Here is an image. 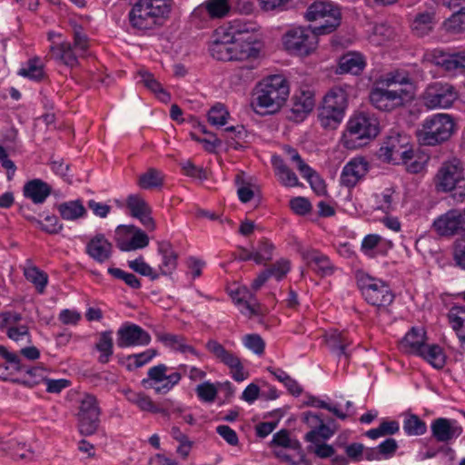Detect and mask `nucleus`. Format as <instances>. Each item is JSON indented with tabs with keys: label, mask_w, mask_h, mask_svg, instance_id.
<instances>
[{
	"label": "nucleus",
	"mask_w": 465,
	"mask_h": 465,
	"mask_svg": "<svg viewBox=\"0 0 465 465\" xmlns=\"http://www.w3.org/2000/svg\"><path fill=\"white\" fill-rule=\"evenodd\" d=\"M299 252L306 264L317 274L324 277L331 275L334 272L335 267L330 258L319 250L300 248Z\"/></svg>",
	"instance_id": "nucleus-19"
},
{
	"label": "nucleus",
	"mask_w": 465,
	"mask_h": 465,
	"mask_svg": "<svg viewBox=\"0 0 465 465\" xmlns=\"http://www.w3.org/2000/svg\"><path fill=\"white\" fill-rule=\"evenodd\" d=\"M0 354L10 364V367L16 371L25 372L29 375H35L38 371L37 369H32L25 366L20 356L15 353L9 352L4 346H0Z\"/></svg>",
	"instance_id": "nucleus-54"
},
{
	"label": "nucleus",
	"mask_w": 465,
	"mask_h": 465,
	"mask_svg": "<svg viewBox=\"0 0 465 465\" xmlns=\"http://www.w3.org/2000/svg\"><path fill=\"white\" fill-rule=\"evenodd\" d=\"M211 55L218 61H232V47L230 35L224 34L223 36L218 32L213 36L209 45Z\"/></svg>",
	"instance_id": "nucleus-30"
},
{
	"label": "nucleus",
	"mask_w": 465,
	"mask_h": 465,
	"mask_svg": "<svg viewBox=\"0 0 465 465\" xmlns=\"http://www.w3.org/2000/svg\"><path fill=\"white\" fill-rule=\"evenodd\" d=\"M422 104L429 110L447 109L459 98L455 87L448 83L430 84L421 94Z\"/></svg>",
	"instance_id": "nucleus-10"
},
{
	"label": "nucleus",
	"mask_w": 465,
	"mask_h": 465,
	"mask_svg": "<svg viewBox=\"0 0 465 465\" xmlns=\"http://www.w3.org/2000/svg\"><path fill=\"white\" fill-rule=\"evenodd\" d=\"M205 347L215 359L230 369L231 376L235 381L241 382L249 377V372L244 370L241 359L236 353L226 350L215 340H209Z\"/></svg>",
	"instance_id": "nucleus-13"
},
{
	"label": "nucleus",
	"mask_w": 465,
	"mask_h": 465,
	"mask_svg": "<svg viewBox=\"0 0 465 465\" xmlns=\"http://www.w3.org/2000/svg\"><path fill=\"white\" fill-rule=\"evenodd\" d=\"M172 4V0H137L129 11V24L139 32L153 30L168 17Z\"/></svg>",
	"instance_id": "nucleus-3"
},
{
	"label": "nucleus",
	"mask_w": 465,
	"mask_h": 465,
	"mask_svg": "<svg viewBox=\"0 0 465 465\" xmlns=\"http://www.w3.org/2000/svg\"><path fill=\"white\" fill-rule=\"evenodd\" d=\"M305 18L319 25L314 27L316 32L326 35L333 32L341 24V11L331 3L319 1L309 5Z\"/></svg>",
	"instance_id": "nucleus-9"
},
{
	"label": "nucleus",
	"mask_w": 465,
	"mask_h": 465,
	"mask_svg": "<svg viewBox=\"0 0 465 465\" xmlns=\"http://www.w3.org/2000/svg\"><path fill=\"white\" fill-rule=\"evenodd\" d=\"M28 220L35 223L42 231L50 234L58 233L63 228L55 215H47L45 218V222H42L35 217H28Z\"/></svg>",
	"instance_id": "nucleus-57"
},
{
	"label": "nucleus",
	"mask_w": 465,
	"mask_h": 465,
	"mask_svg": "<svg viewBox=\"0 0 465 465\" xmlns=\"http://www.w3.org/2000/svg\"><path fill=\"white\" fill-rule=\"evenodd\" d=\"M424 358L428 362H430L433 367L437 369H440L445 364V355L441 350V348L438 345H426L424 344L423 348L418 354Z\"/></svg>",
	"instance_id": "nucleus-41"
},
{
	"label": "nucleus",
	"mask_w": 465,
	"mask_h": 465,
	"mask_svg": "<svg viewBox=\"0 0 465 465\" xmlns=\"http://www.w3.org/2000/svg\"><path fill=\"white\" fill-rule=\"evenodd\" d=\"M381 84L372 88L370 101L381 111H391L404 104L409 91L401 86L411 84V81L408 74L396 71L387 74Z\"/></svg>",
	"instance_id": "nucleus-2"
},
{
	"label": "nucleus",
	"mask_w": 465,
	"mask_h": 465,
	"mask_svg": "<svg viewBox=\"0 0 465 465\" xmlns=\"http://www.w3.org/2000/svg\"><path fill=\"white\" fill-rule=\"evenodd\" d=\"M116 246L123 252H131L148 246L149 237L134 225H119L114 232Z\"/></svg>",
	"instance_id": "nucleus-15"
},
{
	"label": "nucleus",
	"mask_w": 465,
	"mask_h": 465,
	"mask_svg": "<svg viewBox=\"0 0 465 465\" xmlns=\"http://www.w3.org/2000/svg\"><path fill=\"white\" fill-rule=\"evenodd\" d=\"M435 25L434 13L424 11L414 15L411 28L414 35L422 37L429 35Z\"/></svg>",
	"instance_id": "nucleus-34"
},
{
	"label": "nucleus",
	"mask_w": 465,
	"mask_h": 465,
	"mask_svg": "<svg viewBox=\"0 0 465 465\" xmlns=\"http://www.w3.org/2000/svg\"><path fill=\"white\" fill-rule=\"evenodd\" d=\"M392 35V30L385 25H376L369 36V41L374 45H381Z\"/></svg>",
	"instance_id": "nucleus-62"
},
{
	"label": "nucleus",
	"mask_w": 465,
	"mask_h": 465,
	"mask_svg": "<svg viewBox=\"0 0 465 465\" xmlns=\"http://www.w3.org/2000/svg\"><path fill=\"white\" fill-rule=\"evenodd\" d=\"M403 430L409 436H420L427 431V425L419 416L408 414L403 420Z\"/></svg>",
	"instance_id": "nucleus-47"
},
{
	"label": "nucleus",
	"mask_w": 465,
	"mask_h": 465,
	"mask_svg": "<svg viewBox=\"0 0 465 465\" xmlns=\"http://www.w3.org/2000/svg\"><path fill=\"white\" fill-rule=\"evenodd\" d=\"M397 198L398 194L393 188H385L374 195L375 208L383 212L392 210Z\"/></svg>",
	"instance_id": "nucleus-51"
},
{
	"label": "nucleus",
	"mask_w": 465,
	"mask_h": 465,
	"mask_svg": "<svg viewBox=\"0 0 465 465\" xmlns=\"http://www.w3.org/2000/svg\"><path fill=\"white\" fill-rule=\"evenodd\" d=\"M116 343L120 348L146 346L151 342L150 334L141 326L125 322L116 332Z\"/></svg>",
	"instance_id": "nucleus-17"
},
{
	"label": "nucleus",
	"mask_w": 465,
	"mask_h": 465,
	"mask_svg": "<svg viewBox=\"0 0 465 465\" xmlns=\"http://www.w3.org/2000/svg\"><path fill=\"white\" fill-rule=\"evenodd\" d=\"M73 36V47L79 53V55L84 56L89 49V38L84 33L83 28L77 25L74 26Z\"/></svg>",
	"instance_id": "nucleus-63"
},
{
	"label": "nucleus",
	"mask_w": 465,
	"mask_h": 465,
	"mask_svg": "<svg viewBox=\"0 0 465 465\" xmlns=\"http://www.w3.org/2000/svg\"><path fill=\"white\" fill-rule=\"evenodd\" d=\"M163 176L161 172L151 168L144 173L141 174L138 179V185L142 189H153L162 186Z\"/></svg>",
	"instance_id": "nucleus-52"
},
{
	"label": "nucleus",
	"mask_w": 465,
	"mask_h": 465,
	"mask_svg": "<svg viewBox=\"0 0 465 465\" xmlns=\"http://www.w3.org/2000/svg\"><path fill=\"white\" fill-rule=\"evenodd\" d=\"M348 105V94L341 86L332 87L323 97L319 120L325 128H336L342 121Z\"/></svg>",
	"instance_id": "nucleus-7"
},
{
	"label": "nucleus",
	"mask_w": 465,
	"mask_h": 465,
	"mask_svg": "<svg viewBox=\"0 0 465 465\" xmlns=\"http://www.w3.org/2000/svg\"><path fill=\"white\" fill-rule=\"evenodd\" d=\"M431 436L438 442L448 443L457 439L462 433V428L457 420L446 418H438L431 422Z\"/></svg>",
	"instance_id": "nucleus-21"
},
{
	"label": "nucleus",
	"mask_w": 465,
	"mask_h": 465,
	"mask_svg": "<svg viewBox=\"0 0 465 465\" xmlns=\"http://www.w3.org/2000/svg\"><path fill=\"white\" fill-rule=\"evenodd\" d=\"M455 130V122L449 114H434L426 117L417 129L419 142L423 145L435 146L448 141Z\"/></svg>",
	"instance_id": "nucleus-5"
},
{
	"label": "nucleus",
	"mask_w": 465,
	"mask_h": 465,
	"mask_svg": "<svg viewBox=\"0 0 465 465\" xmlns=\"http://www.w3.org/2000/svg\"><path fill=\"white\" fill-rule=\"evenodd\" d=\"M237 305L241 313L249 318L262 313V306L252 291Z\"/></svg>",
	"instance_id": "nucleus-48"
},
{
	"label": "nucleus",
	"mask_w": 465,
	"mask_h": 465,
	"mask_svg": "<svg viewBox=\"0 0 465 465\" xmlns=\"http://www.w3.org/2000/svg\"><path fill=\"white\" fill-rule=\"evenodd\" d=\"M156 338L166 347L182 353H191L199 357V352L191 345L187 344L185 338L182 335H175L167 332H157Z\"/></svg>",
	"instance_id": "nucleus-32"
},
{
	"label": "nucleus",
	"mask_w": 465,
	"mask_h": 465,
	"mask_svg": "<svg viewBox=\"0 0 465 465\" xmlns=\"http://www.w3.org/2000/svg\"><path fill=\"white\" fill-rule=\"evenodd\" d=\"M99 416L94 412L92 415H77L78 428L81 434L92 435L95 433L100 422Z\"/></svg>",
	"instance_id": "nucleus-55"
},
{
	"label": "nucleus",
	"mask_w": 465,
	"mask_h": 465,
	"mask_svg": "<svg viewBox=\"0 0 465 465\" xmlns=\"http://www.w3.org/2000/svg\"><path fill=\"white\" fill-rule=\"evenodd\" d=\"M447 317L450 325L459 338L465 331V308L460 306L452 307L449 311Z\"/></svg>",
	"instance_id": "nucleus-50"
},
{
	"label": "nucleus",
	"mask_w": 465,
	"mask_h": 465,
	"mask_svg": "<svg viewBox=\"0 0 465 465\" xmlns=\"http://www.w3.org/2000/svg\"><path fill=\"white\" fill-rule=\"evenodd\" d=\"M379 134L378 120L365 113L354 114L348 121L342 136V143L347 149H355Z\"/></svg>",
	"instance_id": "nucleus-6"
},
{
	"label": "nucleus",
	"mask_w": 465,
	"mask_h": 465,
	"mask_svg": "<svg viewBox=\"0 0 465 465\" xmlns=\"http://www.w3.org/2000/svg\"><path fill=\"white\" fill-rule=\"evenodd\" d=\"M157 355L155 349H148L141 353L132 354L127 357L129 370L140 368L151 361Z\"/></svg>",
	"instance_id": "nucleus-58"
},
{
	"label": "nucleus",
	"mask_w": 465,
	"mask_h": 465,
	"mask_svg": "<svg viewBox=\"0 0 465 465\" xmlns=\"http://www.w3.org/2000/svg\"><path fill=\"white\" fill-rule=\"evenodd\" d=\"M378 157L394 164L407 163L413 157L409 137L400 134L390 135L379 149Z\"/></svg>",
	"instance_id": "nucleus-12"
},
{
	"label": "nucleus",
	"mask_w": 465,
	"mask_h": 465,
	"mask_svg": "<svg viewBox=\"0 0 465 465\" xmlns=\"http://www.w3.org/2000/svg\"><path fill=\"white\" fill-rule=\"evenodd\" d=\"M283 152L292 163H296V168L303 178L306 180H311L312 177H314L313 170L304 163L296 149L291 147L290 145H284Z\"/></svg>",
	"instance_id": "nucleus-46"
},
{
	"label": "nucleus",
	"mask_w": 465,
	"mask_h": 465,
	"mask_svg": "<svg viewBox=\"0 0 465 465\" xmlns=\"http://www.w3.org/2000/svg\"><path fill=\"white\" fill-rule=\"evenodd\" d=\"M126 205L130 210L131 215L136 217L139 214H143L144 212H148L152 208L146 203V201L140 194H130L126 199Z\"/></svg>",
	"instance_id": "nucleus-59"
},
{
	"label": "nucleus",
	"mask_w": 465,
	"mask_h": 465,
	"mask_svg": "<svg viewBox=\"0 0 465 465\" xmlns=\"http://www.w3.org/2000/svg\"><path fill=\"white\" fill-rule=\"evenodd\" d=\"M51 186L41 179H33L24 186L25 197L30 199L34 203H43L51 194Z\"/></svg>",
	"instance_id": "nucleus-27"
},
{
	"label": "nucleus",
	"mask_w": 465,
	"mask_h": 465,
	"mask_svg": "<svg viewBox=\"0 0 465 465\" xmlns=\"http://www.w3.org/2000/svg\"><path fill=\"white\" fill-rule=\"evenodd\" d=\"M392 247L391 241H388L376 233L366 235L361 244V252L369 258H375L379 255H385Z\"/></svg>",
	"instance_id": "nucleus-26"
},
{
	"label": "nucleus",
	"mask_w": 465,
	"mask_h": 465,
	"mask_svg": "<svg viewBox=\"0 0 465 465\" xmlns=\"http://www.w3.org/2000/svg\"><path fill=\"white\" fill-rule=\"evenodd\" d=\"M142 81L145 87L154 93L159 100L168 103L171 99L170 94L162 87V84L148 72L141 74Z\"/></svg>",
	"instance_id": "nucleus-53"
},
{
	"label": "nucleus",
	"mask_w": 465,
	"mask_h": 465,
	"mask_svg": "<svg viewBox=\"0 0 465 465\" xmlns=\"http://www.w3.org/2000/svg\"><path fill=\"white\" fill-rule=\"evenodd\" d=\"M170 368L165 364H158L148 370L147 378L143 380V383L153 389L158 394L169 392L177 385L182 375L177 371L168 373Z\"/></svg>",
	"instance_id": "nucleus-14"
},
{
	"label": "nucleus",
	"mask_w": 465,
	"mask_h": 465,
	"mask_svg": "<svg viewBox=\"0 0 465 465\" xmlns=\"http://www.w3.org/2000/svg\"><path fill=\"white\" fill-rule=\"evenodd\" d=\"M290 87L287 80L281 74L266 77L255 87L251 106L259 114H274L287 100Z\"/></svg>",
	"instance_id": "nucleus-1"
},
{
	"label": "nucleus",
	"mask_w": 465,
	"mask_h": 465,
	"mask_svg": "<svg viewBox=\"0 0 465 465\" xmlns=\"http://www.w3.org/2000/svg\"><path fill=\"white\" fill-rule=\"evenodd\" d=\"M57 210L61 217L68 221L77 220L86 215V209L80 200L60 203Z\"/></svg>",
	"instance_id": "nucleus-38"
},
{
	"label": "nucleus",
	"mask_w": 465,
	"mask_h": 465,
	"mask_svg": "<svg viewBox=\"0 0 465 465\" xmlns=\"http://www.w3.org/2000/svg\"><path fill=\"white\" fill-rule=\"evenodd\" d=\"M53 58L59 63L74 68L79 64V53L73 47L70 42H63L60 45H52Z\"/></svg>",
	"instance_id": "nucleus-28"
},
{
	"label": "nucleus",
	"mask_w": 465,
	"mask_h": 465,
	"mask_svg": "<svg viewBox=\"0 0 465 465\" xmlns=\"http://www.w3.org/2000/svg\"><path fill=\"white\" fill-rule=\"evenodd\" d=\"M232 61H243L258 57L260 48L255 35L231 38Z\"/></svg>",
	"instance_id": "nucleus-20"
},
{
	"label": "nucleus",
	"mask_w": 465,
	"mask_h": 465,
	"mask_svg": "<svg viewBox=\"0 0 465 465\" xmlns=\"http://www.w3.org/2000/svg\"><path fill=\"white\" fill-rule=\"evenodd\" d=\"M237 305L241 313L249 318L262 313V306L252 291Z\"/></svg>",
	"instance_id": "nucleus-49"
},
{
	"label": "nucleus",
	"mask_w": 465,
	"mask_h": 465,
	"mask_svg": "<svg viewBox=\"0 0 465 465\" xmlns=\"http://www.w3.org/2000/svg\"><path fill=\"white\" fill-rule=\"evenodd\" d=\"M272 164L275 170L276 176L282 185L293 187L300 184L297 175L285 164L280 156L273 155Z\"/></svg>",
	"instance_id": "nucleus-36"
},
{
	"label": "nucleus",
	"mask_w": 465,
	"mask_h": 465,
	"mask_svg": "<svg viewBox=\"0 0 465 465\" xmlns=\"http://www.w3.org/2000/svg\"><path fill=\"white\" fill-rule=\"evenodd\" d=\"M113 332L111 331H103L99 334L98 341L95 343V349L100 352L98 361L101 363H107L114 353Z\"/></svg>",
	"instance_id": "nucleus-39"
},
{
	"label": "nucleus",
	"mask_w": 465,
	"mask_h": 465,
	"mask_svg": "<svg viewBox=\"0 0 465 465\" xmlns=\"http://www.w3.org/2000/svg\"><path fill=\"white\" fill-rule=\"evenodd\" d=\"M460 223V212L451 209L437 217L432 223V228L440 236H452L462 231Z\"/></svg>",
	"instance_id": "nucleus-23"
},
{
	"label": "nucleus",
	"mask_w": 465,
	"mask_h": 465,
	"mask_svg": "<svg viewBox=\"0 0 465 465\" xmlns=\"http://www.w3.org/2000/svg\"><path fill=\"white\" fill-rule=\"evenodd\" d=\"M433 183L436 192L450 193L456 191L453 198L458 201L465 199V168L457 158L444 161L438 169Z\"/></svg>",
	"instance_id": "nucleus-4"
},
{
	"label": "nucleus",
	"mask_w": 465,
	"mask_h": 465,
	"mask_svg": "<svg viewBox=\"0 0 465 465\" xmlns=\"http://www.w3.org/2000/svg\"><path fill=\"white\" fill-rule=\"evenodd\" d=\"M357 283L366 302L373 306H388L394 299L388 284L380 279L361 273L357 277Z\"/></svg>",
	"instance_id": "nucleus-11"
},
{
	"label": "nucleus",
	"mask_w": 465,
	"mask_h": 465,
	"mask_svg": "<svg viewBox=\"0 0 465 465\" xmlns=\"http://www.w3.org/2000/svg\"><path fill=\"white\" fill-rule=\"evenodd\" d=\"M23 272L25 279L35 285L38 292L43 293L48 283V275L29 259L25 261Z\"/></svg>",
	"instance_id": "nucleus-35"
},
{
	"label": "nucleus",
	"mask_w": 465,
	"mask_h": 465,
	"mask_svg": "<svg viewBox=\"0 0 465 465\" xmlns=\"http://www.w3.org/2000/svg\"><path fill=\"white\" fill-rule=\"evenodd\" d=\"M235 0H205L193 11V19H222L227 16Z\"/></svg>",
	"instance_id": "nucleus-18"
},
{
	"label": "nucleus",
	"mask_w": 465,
	"mask_h": 465,
	"mask_svg": "<svg viewBox=\"0 0 465 465\" xmlns=\"http://www.w3.org/2000/svg\"><path fill=\"white\" fill-rule=\"evenodd\" d=\"M397 447L398 445L394 439H387L378 446L377 450H369L366 453L367 459H380L379 455L384 457L391 456L396 451Z\"/></svg>",
	"instance_id": "nucleus-61"
},
{
	"label": "nucleus",
	"mask_w": 465,
	"mask_h": 465,
	"mask_svg": "<svg viewBox=\"0 0 465 465\" xmlns=\"http://www.w3.org/2000/svg\"><path fill=\"white\" fill-rule=\"evenodd\" d=\"M124 395L129 402L136 405L141 411L150 412L158 411V409L154 405L152 399L143 392H136L128 390L124 392Z\"/></svg>",
	"instance_id": "nucleus-42"
},
{
	"label": "nucleus",
	"mask_w": 465,
	"mask_h": 465,
	"mask_svg": "<svg viewBox=\"0 0 465 465\" xmlns=\"http://www.w3.org/2000/svg\"><path fill=\"white\" fill-rule=\"evenodd\" d=\"M425 344V331L421 328H412L401 341V350L409 354L418 355Z\"/></svg>",
	"instance_id": "nucleus-31"
},
{
	"label": "nucleus",
	"mask_w": 465,
	"mask_h": 465,
	"mask_svg": "<svg viewBox=\"0 0 465 465\" xmlns=\"http://www.w3.org/2000/svg\"><path fill=\"white\" fill-rule=\"evenodd\" d=\"M426 57L450 76L465 74V50L452 53L433 50L428 53Z\"/></svg>",
	"instance_id": "nucleus-16"
},
{
	"label": "nucleus",
	"mask_w": 465,
	"mask_h": 465,
	"mask_svg": "<svg viewBox=\"0 0 465 465\" xmlns=\"http://www.w3.org/2000/svg\"><path fill=\"white\" fill-rule=\"evenodd\" d=\"M229 30L231 38L248 37V35H254L256 25L244 19H235L230 22Z\"/></svg>",
	"instance_id": "nucleus-43"
},
{
	"label": "nucleus",
	"mask_w": 465,
	"mask_h": 465,
	"mask_svg": "<svg viewBox=\"0 0 465 465\" xmlns=\"http://www.w3.org/2000/svg\"><path fill=\"white\" fill-rule=\"evenodd\" d=\"M207 117L212 125L220 127L227 123L229 113L222 104H217L209 110Z\"/></svg>",
	"instance_id": "nucleus-60"
},
{
	"label": "nucleus",
	"mask_w": 465,
	"mask_h": 465,
	"mask_svg": "<svg viewBox=\"0 0 465 465\" xmlns=\"http://www.w3.org/2000/svg\"><path fill=\"white\" fill-rule=\"evenodd\" d=\"M368 163L362 157L351 159L341 173V183L346 187H354L367 173Z\"/></svg>",
	"instance_id": "nucleus-22"
},
{
	"label": "nucleus",
	"mask_w": 465,
	"mask_h": 465,
	"mask_svg": "<svg viewBox=\"0 0 465 465\" xmlns=\"http://www.w3.org/2000/svg\"><path fill=\"white\" fill-rule=\"evenodd\" d=\"M326 342L330 350L337 355L339 359L342 356L347 361L350 357L348 347L352 343V340L348 336L347 332L334 331L328 334Z\"/></svg>",
	"instance_id": "nucleus-29"
},
{
	"label": "nucleus",
	"mask_w": 465,
	"mask_h": 465,
	"mask_svg": "<svg viewBox=\"0 0 465 465\" xmlns=\"http://www.w3.org/2000/svg\"><path fill=\"white\" fill-rule=\"evenodd\" d=\"M320 35L310 26H298L287 30L282 35V41L284 49L290 54L308 56L316 50Z\"/></svg>",
	"instance_id": "nucleus-8"
},
{
	"label": "nucleus",
	"mask_w": 465,
	"mask_h": 465,
	"mask_svg": "<svg viewBox=\"0 0 465 465\" xmlns=\"http://www.w3.org/2000/svg\"><path fill=\"white\" fill-rule=\"evenodd\" d=\"M44 64L39 57L29 59L19 70L18 74L33 81H41L45 78Z\"/></svg>",
	"instance_id": "nucleus-40"
},
{
	"label": "nucleus",
	"mask_w": 465,
	"mask_h": 465,
	"mask_svg": "<svg viewBox=\"0 0 465 465\" xmlns=\"http://www.w3.org/2000/svg\"><path fill=\"white\" fill-rule=\"evenodd\" d=\"M365 62L362 55L359 53H348L342 55L339 61V73H350L359 74L364 68Z\"/></svg>",
	"instance_id": "nucleus-37"
},
{
	"label": "nucleus",
	"mask_w": 465,
	"mask_h": 465,
	"mask_svg": "<svg viewBox=\"0 0 465 465\" xmlns=\"http://www.w3.org/2000/svg\"><path fill=\"white\" fill-rule=\"evenodd\" d=\"M0 443L3 445L2 450L12 455L15 459L31 460L33 458V452L30 449L26 448L25 443H20L14 439Z\"/></svg>",
	"instance_id": "nucleus-44"
},
{
	"label": "nucleus",
	"mask_w": 465,
	"mask_h": 465,
	"mask_svg": "<svg viewBox=\"0 0 465 465\" xmlns=\"http://www.w3.org/2000/svg\"><path fill=\"white\" fill-rule=\"evenodd\" d=\"M85 252L94 261L104 263L112 257L113 244L103 233H97L86 243Z\"/></svg>",
	"instance_id": "nucleus-24"
},
{
	"label": "nucleus",
	"mask_w": 465,
	"mask_h": 465,
	"mask_svg": "<svg viewBox=\"0 0 465 465\" xmlns=\"http://www.w3.org/2000/svg\"><path fill=\"white\" fill-rule=\"evenodd\" d=\"M313 107L314 99L312 92L301 91L295 94L292 98L289 118L296 122L302 121L312 111Z\"/></svg>",
	"instance_id": "nucleus-25"
},
{
	"label": "nucleus",
	"mask_w": 465,
	"mask_h": 465,
	"mask_svg": "<svg viewBox=\"0 0 465 465\" xmlns=\"http://www.w3.org/2000/svg\"><path fill=\"white\" fill-rule=\"evenodd\" d=\"M443 27L450 34H465V7L455 11L446 19Z\"/></svg>",
	"instance_id": "nucleus-45"
},
{
	"label": "nucleus",
	"mask_w": 465,
	"mask_h": 465,
	"mask_svg": "<svg viewBox=\"0 0 465 465\" xmlns=\"http://www.w3.org/2000/svg\"><path fill=\"white\" fill-rule=\"evenodd\" d=\"M274 245L267 239H262L258 242V246L253 249L255 254V262L262 264L269 262L272 258Z\"/></svg>",
	"instance_id": "nucleus-56"
},
{
	"label": "nucleus",
	"mask_w": 465,
	"mask_h": 465,
	"mask_svg": "<svg viewBox=\"0 0 465 465\" xmlns=\"http://www.w3.org/2000/svg\"><path fill=\"white\" fill-rule=\"evenodd\" d=\"M158 252L162 256L159 270L163 275H170L177 267L178 255L168 242L159 243Z\"/></svg>",
	"instance_id": "nucleus-33"
},
{
	"label": "nucleus",
	"mask_w": 465,
	"mask_h": 465,
	"mask_svg": "<svg viewBox=\"0 0 465 465\" xmlns=\"http://www.w3.org/2000/svg\"><path fill=\"white\" fill-rule=\"evenodd\" d=\"M334 432L335 430L333 429L330 428L323 422L316 430H311L309 432H307L304 436V439L308 442L317 443L321 439H330L334 434Z\"/></svg>",
	"instance_id": "nucleus-64"
}]
</instances>
